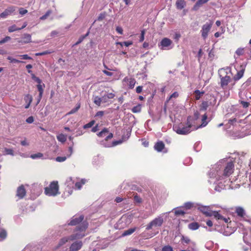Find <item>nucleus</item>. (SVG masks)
Wrapping results in <instances>:
<instances>
[{
    "instance_id": "f257e3e1",
    "label": "nucleus",
    "mask_w": 251,
    "mask_h": 251,
    "mask_svg": "<svg viewBox=\"0 0 251 251\" xmlns=\"http://www.w3.org/2000/svg\"><path fill=\"white\" fill-rule=\"evenodd\" d=\"M88 227V223L83 222L80 225L77 226L74 233L70 236L71 241L82 239L85 236V231Z\"/></svg>"
},
{
    "instance_id": "f03ea898",
    "label": "nucleus",
    "mask_w": 251,
    "mask_h": 251,
    "mask_svg": "<svg viewBox=\"0 0 251 251\" xmlns=\"http://www.w3.org/2000/svg\"><path fill=\"white\" fill-rule=\"evenodd\" d=\"M192 120L191 116H188L187 119L186 126H184L183 125L180 124L178 126H174V130L178 134L185 135L190 133L191 132V128H194V125L191 122Z\"/></svg>"
},
{
    "instance_id": "7ed1b4c3",
    "label": "nucleus",
    "mask_w": 251,
    "mask_h": 251,
    "mask_svg": "<svg viewBox=\"0 0 251 251\" xmlns=\"http://www.w3.org/2000/svg\"><path fill=\"white\" fill-rule=\"evenodd\" d=\"M45 193L49 196H55L59 194L58 181L51 182L48 187L45 188Z\"/></svg>"
},
{
    "instance_id": "20e7f679",
    "label": "nucleus",
    "mask_w": 251,
    "mask_h": 251,
    "mask_svg": "<svg viewBox=\"0 0 251 251\" xmlns=\"http://www.w3.org/2000/svg\"><path fill=\"white\" fill-rule=\"evenodd\" d=\"M212 25L213 22L210 21L209 22H207L202 26L201 33V37L204 40H205L207 38Z\"/></svg>"
},
{
    "instance_id": "39448f33",
    "label": "nucleus",
    "mask_w": 251,
    "mask_h": 251,
    "mask_svg": "<svg viewBox=\"0 0 251 251\" xmlns=\"http://www.w3.org/2000/svg\"><path fill=\"white\" fill-rule=\"evenodd\" d=\"M164 222L163 218L161 217H158L155 218L152 221H151L149 224L146 226V229L149 230L151 229L153 226H161Z\"/></svg>"
},
{
    "instance_id": "423d86ee",
    "label": "nucleus",
    "mask_w": 251,
    "mask_h": 251,
    "mask_svg": "<svg viewBox=\"0 0 251 251\" xmlns=\"http://www.w3.org/2000/svg\"><path fill=\"white\" fill-rule=\"evenodd\" d=\"M234 164L232 162H228L225 167L223 175L225 176H229L233 173Z\"/></svg>"
},
{
    "instance_id": "0eeeda50",
    "label": "nucleus",
    "mask_w": 251,
    "mask_h": 251,
    "mask_svg": "<svg viewBox=\"0 0 251 251\" xmlns=\"http://www.w3.org/2000/svg\"><path fill=\"white\" fill-rule=\"evenodd\" d=\"M83 243L82 241H75L71 245L69 251H78L81 249Z\"/></svg>"
},
{
    "instance_id": "6e6552de",
    "label": "nucleus",
    "mask_w": 251,
    "mask_h": 251,
    "mask_svg": "<svg viewBox=\"0 0 251 251\" xmlns=\"http://www.w3.org/2000/svg\"><path fill=\"white\" fill-rule=\"evenodd\" d=\"M221 86L222 88L225 89L228 83L231 81V78L230 76L226 75L225 76L220 75Z\"/></svg>"
},
{
    "instance_id": "1a4fd4ad",
    "label": "nucleus",
    "mask_w": 251,
    "mask_h": 251,
    "mask_svg": "<svg viewBox=\"0 0 251 251\" xmlns=\"http://www.w3.org/2000/svg\"><path fill=\"white\" fill-rule=\"evenodd\" d=\"M26 190L23 185H21L18 187L16 192V196L19 199H22L26 195Z\"/></svg>"
},
{
    "instance_id": "9d476101",
    "label": "nucleus",
    "mask_w": 251,
    "mask_h": 251,
    "mask_svg": "<svg viewBox=\"0 0 251 251\" xmlns=\"http://www.w3.org/2000/svg\"><path fill=\"white\" fill-rule=\"evenodd\" d=\"M15 11V7L10 6L6 8L3 12L0 14V18H5L8 16L12 14Z\"/></svg>"
},
{
    "instance_id": "9b49d317",
    "label": "nucleus",
    "mask_w": 251,
    "mask_h": 251,
    "mask_svg": "<svg viewBox=\"0 0 251 251\" xmlns=\"http://www.w3.org/2000/svg\"><path fill=\"white\" fill-rule=\"evenodd\" d=\"M199 210L206 217H211L213 211L211 210L209 206H201L199 207Z\"/></svg>"
},
{
    "instance_id": "f8f14e48",
    "label": "nucleus",
    "mask_w": 251,
    "mask_h": 251,
    "mask_svg": "<svg viewBox=\"0 0 251 251\" xmlns=\"http://www.w3.org/2000/svg\"><path fill=\"white\" fill-rule=\"evenodd\" d=\"M84 219V216L80 215L78 217H74L69 223L70 226H76L80 223Z\"/></svg>"
},
{
    "instance_id": "ddd939ff",
    "label": "nucleus",
    "mask_w": 251,
    "mask_h": 251,
    "mask_svg": "<svg viewBox=\"0 0 251 251\" xmlns=\"http://www.w3.org/2000/svg\"><path fill=\"white\" fill-rule=\"evenodd\" d=\"M123 81L127 82L129 89H133L136 83V80L134 78L131 77H125Z\"/></svg>"
},
{
    "instance_id": "4468645a",
    "label": "nucleus",
    "mask_w": 251,
    "mask_h": 251,
    "mask_svg": "<svg viewBox=\"0 0 251 251\" xmlns=\"http://www.w3.org/2000/svg\"><path fill=\"white\" fill-rule=\"evenodd\" d=\"M172 44V41L168 38H164L160 42V45L162 46V49L168 47Z\"/></svg>"
},
{
    "instance_id": "2eb2a0df",
    "label": "nucleus",
    "mask_w": 251,
    "mask_h": 251,
    "mask_svg": "<svg viewBox=\"0 0 251 251\" xmlns=\"http://www.w3.org/2000/svg\"><path fill=\"white\" fill-rule=\"evenodd\" d=\"M27 25L26 22H25L21 27H17L15 25H12L8 27V31L9 32H12L17 30H20L25 27Z\"/></svg>"
},
{
    "instance_id": "dca6fc26",
    "label": "nucleus",
    "mask_w": 251,
    "mask_h": 251,
    "mask_svg": "<svg viewBox=\"0 0 251 251\" xmlns=\"http://www.w3.org/2000/svg\"><path fill=\"white\" fill-rule=\"evenodd\" d=\"M154 148L158 152H161L165 148V144L163 141L157 142L154 146Z\"/></svg>"
},
{
    "instance_id": "f3484780",
    "label": "nucleus",
    "mask_w": 251,
    "mask_h": 251,
    "mask_svg": "<svg viewBox=\"0 0 251 251\" xmlns=\"http://www.w3.org/2000/svg\"><path fill=\"white\" fill-rule=\"evenodd\" d=\"M22 44H27L31 42V36L29 34H24L22 37V40L19 41Z\"/></svg>"
},
{
    "instance_id": "a211bd4d",
    "label": "nucleus",
    "mask_w": 251,
    "mask_h": 251,
    "mask_svg": "<svg viewBox=\"0 0 251 251\" xmlns=\"http://www.w3.org/2000/svg\"><path fill=\"white\" fill-rule=\"evenodd\" d=\"M24 100L26 103L25 106V109H27L30 106V105L32 101V97L30 95L27 94L24 97Z\"/></svg>"
},
{
    "instance_id": "6ab92c4d",
    "label": "nucleus",
    "mask_w": 251,
    "mask_h": 251,
    "mask_svg": "<svg viewBox=\"0 0 251 251\" xmlns=\"http://www.w3.org/2000/svg\"><path fill=\"white\" fill-rule=\"evenodd\" d=\"M115 97V94L112 93H107L101 97L103 103L108 102L109 99H112Z\"/></svg>"
},
{
    "instance_id": "aec40b11",
    "label": "nucleus",
    "mask_w": 251,
    "mask_h": 251,
    "mask_svg": "<svg viewBox=\"0 0 251 251\" xmlns=\"http://www.w3.org/2000/svg\"><path fill=\"white\" fill-rule=\"evenodd\" d=\"M207 119V116L206 114H204L202 116V120H201L202 123L201 124V125L199 126H195V128H193V129L196 130V129H198L199 128L205 126L207 124V122L206 121Z\"/></svg>"
},
{
    "instance_id": "412c9836",
    "label": "nucleus",
    "mask_w": 251,
    "mask_h": 251,
    "mask_svg": "<svg viewBox=\"0 0 251 251\" xmlns=\"http://www.w3.org/2000/svg\"><path fill=\"white\" fill-rule=\"evenodd\" d=\"M186 5L185 0H177L176 2V6L177 9H182Z\"/></svg>"
},
{
    "instance_id": "4be33fe9",
    "label": "nucleus",
    "mask_w": 251,
    "mask_h": 251,
    "mask_svg": "<svg viewBox=\"0 0 251 251\" xmlns=\"http://www.w3.org/2000/svg\"><path fill=\"white\" fill-rule=\"evenodd\" d=\"M245 70V69L242 68L241 70L237 72V74L233 76V79L235 81L239 80L243 77Z\"/></svg>"
},
{
    "instance_id": "5701e85b",
    "label": "nucleus",
    "mask_w": 251,
    "mask_h": 251,
    "mask_svg": "<svg viewBox=\"0 0 251 251\" xmlns=\"http://www.w3.org/2000/svg\"><path fill=\"white\" fill-rule=\"evenodd\" d=\"M69 241H71L70 236L64 237L61 238L58 242V244L56 247V249H58V248L61 247L63 245L66 244L67 242H68Z\"/></svg>"
},
{
    "instance_id": "b1692460",
    "label": "nucleus",
    "mask_w": 251,
    "mask_h": 251,
    "mask_svg": "<svg viewBox=\"0 0 251 251\" xmlns=\"http://www.w3.org/2000/svg\"><path fill=\"white\" fill-rule=\"evenodd\" d=\"M235 213L238 216L242 218H243L246 214L244 209L241 207H237L235 209Z\"/></svg>"
},
{
    "instance_id": "393cba45",
    "label": "nucleus",
    "mask_w": 251,
    "mask_h": 251,
    "mask_svg": "<svg viewBox=\"0 0 251 251\" xmlns=\"http://www.w3.org/2000/svg\"><path fill=\"white\" fill-rule=\"evenodd\" d=\"M200 113L199 111H196L194 112V116L193 117H192V120H191V122L192 123L193 125H194L193 126H194V128H195V126H196L195 125V124H196V121L199 119V117H200Z\"/></svg>"
},
{
    "instance_id": "a878e982",
    "label": "nucleus",
    "mask_w": 251,
    "mask_h": 251,
    "mask_svg": "<svg viewBox=\"0 0 251 251\" xmlns=\"http://www.w3.org/2000/svg\"><path fill=\"white\" fill-rule=\"evenodd\" d=\"M209 0H198L195 5L194 6V9L197 10L199 7H200L202 4L206 3Z\"/></svg>"
},
{
    "instance_id": "bb28decb",
    "label": "nucleus",
    "mask_w": 251,
    "mask_h": 251,
    "mask_svg": "<svg viewBox=\"0 0 251 251\" xmlns=\"http://www.w3.org/2000/svg\"><path fill=\"white\" fill-rule=\"evenodd\" d=\"M200 225L197 222H193L188 225L189 228L193 230L198 229Z\"/></svg>"
},
{
    "instance_id": "cd10ccee",
    "label": "nucleus",
    "mask_w": 251,
    "mask_h": 251,
    "mask_svg": "<svg viewBox=\"0 0 251 251\" xmlns=\"http://www.w3.org/2000/svg\"><path fill=\"white\" fill-rule=\"evenodd\" d=\"M195 99L196 100H199L201 97L204 94V91L201 92L200 90H196L194 91Z\"/></svg>"
},
{
    "instance_id": "c85d7f7f",
    "label": "nucleus",
    "mask_w": 251,
    "mask_h": 251,
    "mask_svg": "<svg viewBox=\"0 0 251 251\" xmlns=\"http://www.w3.org/2000/svg\"><path fill=\"white\" fill-rule=\"evenodd\" d=\"M141 108H142V105L141 104H138V105L134 106L132 109H131V111L134 113H139L141 112Z\"/></svg>"
},
{
    "instance_id": "c756f323",
    "label": "nucleus",
    "mask_w": 251,
    "mask_h": 251,
    "mask_svg": "<svg viewBox=\"0 0 251 251\" xmlns=\"http://www.w3.org/2000/svg\"><path fill=\"white\" fill-rule=\"evenodd\" d=\"M211 216H213L216 219L221 220L223 216L221 215L218 211H213Z\"/></svg>"
},
{
    "instance_id": "7c9ffc66",
    "label": "nucleus",
    "mask_w": 251,
    "mask_h": 251,
    "mask_svg": "<svg viewBox=\"0 0 251 251\" xmlns=\"http://www.w3.org/2000/svg\"><path fill=\"white\" fill-rule=\"evenodd\" d=\"M136 227L129 228L126 230H125L123 232L122 235L123 236L130 235V234H132L136 230Z\"/></svg>"
},
{
    "instance_id": "2f4dec72",
    "label": "nucleus",
    "mask_w": 251,
    "mask_h": 251,
    "mask_svg": "<svg viewBox=\"0 0 251 251\" xmlns=\"http://www.w3.org/2000/svg\"><path fill=\"white\" fill-rule=\"evenodd\" d=\"M57 139L62 143H65L67 140V136L61 133L57 136Z\"/></svg>"
},
{
    "instance_id": "473e14b6",
    "label": "nucleus",
    "mask_w": 251,
    "mask_h": 251,
    "mask_svg": "<svg viewBox=\"0 0 251 251\" xmlns=\"http://www.w3.org/2000/svg\"><path fill=\"white\" fill-rule=\"evenodd\" d=\"M86 180L84 179H82L80 181L77 182L75 184V187L78 190H80L82 186L85 183Z\"/></svg>"
},
{
    "instance_id": "72a5a7b5",
    "label": "nucleus",
    "mask_w": 251,
    "mask_h": 251,
    "mask_svg": "<svg viewBox=\"0 0 251 251\" xmlns=\"http://www.w3.org/2000/svg\"><path fill=\"white\" fill-rule=\"evenodd\" d=\"M94 102L98 106H100L101 103L102 102V98H100L98 96L95 97L94 98Z\"/></svg>"
},
{
    "instance_id": "f704fd0d",
    "label": "nucleus",
    "mask_w": 251,
    "mask_h": 251,
    "mask_svg": "<svg viewBox=\"0 0 251 251\" xmlns=\"http://www.w3.org/2000/svg\"><path fill=\"white\" fill-rule=\"evenodd\" d=\"M52 11L51 10H48L47 12L42 16L40 18L41 20H46L51 13Z\"/></svg>"
},
{
    "instance_id": "c9c22d12",
    "label": "nucleus",
    "mask_w": 251,
    "mask_h": 251,
    "mask_svg": "<svg viewBox=\"0 0 251 251\" xmlns=\"http://www.w3.org/2000/svg\"><path fill=\"white\" fill-rule=\"evenodd\" d=\"M53 52H54V51H53V50H46V51H43L41 52L36 53L35 55L36 56H41V55H46V54H50Z\"/></svg>"
},
{
    "instance_id": "e433bc0d",
    "label": "nucleus",
    "mask_w": 251,
    "mask_h": 251,
    "mask_svg": "<svg viewBox=\"0 0 251 251\" xmlns=\"http://www.w3.org/2000/svg\"><path fill=\"white\" fill-rule=\"evenodd\" d=\"M37 88L39 91V95H40V97H42L44 93V89L43 85L40 84H38L37 85Z\"/></svg>"
},
{
    "instance_id": "4c0bfd02",
    "label": "nucleus",
    "mask_w": 251,
    "mask_h": 251,
    "mask_svg": "<svg viewBox=\"0 0 251 251\" xmlns=\"http://www.w3.org/2000/svg\"><path fill=\"white\" fill-rule=\"evenodd\" d=\"M108 132L109 130L107 128H104L100 132L97 134V135L99 137H102L104 136L105 133H107Z\"/></svg>"
},
{
    "instance_id": "58836bf2",
    "label": "nucleus",
    "mask_w": 251,
    "mask_h": 251,
    "mask_svg": "<svg viewBox=\"0 0 251 251\" xmlns=\"http://www.w3.org/2000/svg\"><path fill=\"white\" fill-rule=\"evenodd\" d=\"M31 75L32 79L36 81L38 84H41L42 80L39 77L36 76L33 73L31 74Z\"/></svg>"
},
{
    "instance_id": "ea45409f",
    "label": "nucleus",
    "mask_w": 251,
    "mask_h": 251,
    "mask_svg": "<svg viewBox=\"0 0 251 251\" xmlns=\"http://www.w3.org/2000/svg\"><path fill=\"white\" fill-rule=\"evenodd\" d=\"M181 241L182 243L188 244L190 243V240L188 237H185L183 235H182Z\"/></svg>"
},
{
    "instance_id": "a19ab883",
    "label": "nucleus",
    "mask_w": 251,
    "mask_h": 251,
    "mask_svg": "<svg viewBox=\"0 0 251 251\" xmlns=\"http://www.w3.org/2000/svg\"><path fill=\"white\" fill-rule=\"evenodd\" d=\"M95 123V120H92L89 123L87 124H85L83 126V127L84 129H87L90 127H91Z\"/></svg>"
},
{
    "instance_id": "79ce46f5",
    "label": "nucleus",
    "mask_w": 251,
    "mask_h": 251,
    "mask_svg": "<svg viewBox=\"0 0 251 251\" xmlns=\"http://www.w3.org/2000/svg\"><path fill=\"white\" fill-rule=\"evenodd\" d=\"M80 103H78L77 104V105L73 109H72L69 112V114H74L76 112H77L78 111V110L80 108Z\"/></svg>"
},
{
    "instance_id": "37998d69",
    "label": "nucleus",
    "mask_w": 251,
    "mask_h": 251,
    "mask_svg": "<svg viewBox=\"0 0 251 251\" xmlns=\"http://www.w3.org/2000/svg\"><path fill=\"white\" fill-rule=\"evenodd\" d=\"M208 107V103L207 101H203L201 103V110H206L207 107Z\"/></svg>"
},
{
    "instance_id": "c03bdc74",
    "label": "nucleus",
    "mask_w": 251,
    "mask_h": 251,
    "mask_svg": "<svg viewBox=\"0 0 251 251\" xmlns=\"http://www.w3.org/2000/svg\"><path fill=\"white\" fill-rule=\"evenodd\" d=\"M178 93L177 92L173 93L167 100L166 102H168L169 100L172 98H176L178 97Z\"/></svg>"
},
{
    "instance_id": "a18cd8bd",
    "label": "nucleus",
    "mask_w": 251,
    "mask_h": 251,
    "mask_svg": "<svg viewBox=\"0 0 251 251\" xmlns=\"http://www.w3.org/2000/svg\"><path fill=\"white\" fill-rule=\"evenodd\" d=\"M43 156L42 153L38 152L37 153L33 154L30 155V157L32 159H36L37 158H41Z\"/></svg>"
},
{
    "instance_id": "49530a36",
    "label": "nucleus",
    "mask_w": 251,
    "mask_h": 251,
    "mask_svg": "<svg viewBox=\"0 0 251 251\" xmlns=\"http://www.w3.org/2000/svg\"><path fill=\"white\" fill-rule=\"evenodd\" d=\"M118 44L120 45L121 46H125L126 47H128L129 46L132 44V42L131 41H126L123 42H118Z\"/></svg>"
},
{
    "instance_id": "de8ad7c7",
    "label": "nucleus",
    "mask_w": 251,
    "mask_h": 251,
    "mask_svg": "<svg viewBox=\"0 0 251 251\" xmlns=\"http://www.w3.org/2000/svg\"><path fill=\"white\" fill-rule=\"evenodd\" d=\"M7 235L6 232L4 230H2L0 232V240L4 239Z\"/></svg>"
},
{
    "instance_id": "09e8293b",
    "label": "nucleus",
    "mask_w": 251,
    "mask_h": 251,
    "mask_svg": "<svg viewBox=\"0 0 251 251\" xmlns=\"http://www.w3.org/2000/svg\"><path fill=\"white\" fill-rule=\"evenodd\" d=\"M67 159L66 156H58L56 158L55 160L57 162H61L65 161Z\"/></svg>"
},
{
    "instance_id": "8fccbe9b",
    "label": "nucleus",
    "mask_w": 251,
    "mask_h": 251,
    "mask_svg": "<svg viewBox=\"0 0 251 251\" xmlns=\"http://www.w3.org/2000/svg\"><path fill=\"white\" fill-rule=\"evenodd\" d=\"M162 251H173V248L170 246H165L162 249Z\"/></svg>"
},
{
    "instance_id": "3c124183",
    "label": "nucleus",
    "mask_w": 251,
    "mask_h": 251,
    "mask_svg": "<svg viewBox=\"0 0 251 251\" xmlns=\"http://www.w3.org/2000/svg\"><path fill=\"white\" fill-rule=\"evenodd\" d=\"M106 14L105 13H100L98 17V21H101L105 17Z\"/></svg>"
},
{
    "instance_id": "603ef678",
    "label": "nucleus",
    "mask_w": 251,
    "mask_h": 251,
    "mask_svg": "<svg viewBox=\"0 0 251 251\" xmlns=\"http://www.w3.org/2000/svg\"><path fill=\"white\" fill-rule=\"evenodd\" d=\"M175 213L176 215H184L185 212L181 209H178L175 211Z\"/></svg>"
},
{
    "instance_id": "864d4df0",
    "label": "nucleus",
    "mask_w": 251,
    "mask_h": 251,
    "mask_svg": "<svg viewBox=\"0 0 251 251\" xmlns=\"http://www.w3.org/2000/svg\"><path fill=\"white\" fill-rule=\"evenodd\" d=\"M7 59L10 61V62H14V63H19V62H22V61H20L16 59L13 58L11 56H8L7 57Z\"/></svg>"
},
{
    "instance_id": "5fc2aeb1",
    "label": "nucleus",
    "mask_w": 251,
    "mask_h": 251,
    "mask_svg": "<svg viewBox=\"0 0 251 251\" xmlns=\"http://www.w3.org/2000/svg\"><path fill=\"white\" fill-rule=\"evenodd\" d=\"M193 206V204L191 202H186L184 204V207L187 209H190Z\"/></svg>"
},
{
    "instance_id": "6e6d98bb",
    "label": "nucleus",
    "mask_w": 251,
    "mask_h": 251,
    "mask_svg": "<svg viewBox=\"0 0 251 251\" xmlns=\"http://www.w3.org/2000/svg\"><path fill=\"white\" fill-rule=\"evenodd\" d=\"M134 200L138 203H140L142 202V199L139 196H138L137 194H136L134 196Z\"/></svg>"
},
{
    "instance_id": "4d7b16f0",
    "label": "nucleus",
    "mask_w": 251,
    "mask_h": 251,
    "mask_svg": "<svg viewBox=\"0 0 251 251\" xmlns=\"http://www.w3.org/2000/svg\"><path fill=\"white\" fill-rule=\"evenodd\" d=\"M10 39H11L10 37L6 36L4 38H3L2 40L0 41V44H4V43H6V42H7L8 41L10 40Z\"/></svg>"
},
{
    "instance_id": "13d9d810",
    "label": "nucleus",
    "mask_w": 251,
    "mask_h": 251,
    "mask_svg": "<svg viewBox=\"0 0 251 251\" xmlns=\"http://www.w3.org/2000/svg\"><path fill=\"white\" fill-rule=\"evenodd\" d=\"M240 103L242 105V106L244 108H247L248 107H249V106L250 105L249 102H247V101H242V100L240 101Z\"/></svg>"
},
{
    "instance_id": "bf43d9fd",
    "label": "nucleus",
    "mask_w": 251,
    "mask_h": 251,
    "mask_svg": "<svg viewBox=\"0 0 251 251\" xmlns=\"http://www.w3.org/2000/svg\"><path fill=\"white\" fill-rule=\"evenodd\" d=\"M236 53L238 55H241L243 54L244 50L243 49H238L236 51Z\"/></svg>"
},
{
    "instance_id": "052dcab7",
    "label": "nucleus",
    "mask_w": 251,
    "mask_h": 251,
    "mask_svg": "<svg viewBox=\"0 0 251 251\" xmlns=\"http://www.w3.org/2000/svg\"><path fill=\"white\" fill-rule=\"evenodd\" d=\"M34 121V118L32 116H30L26 120V122L28 124H31Z\"/></svg>"
},
{
    "instance_id": "680f3d73",
    "label": "nucleus",
    "mask_w": 251,
    "mask_h": 251,
    "mask_svg": "<svg viewBox=\"0 0 251 251\" xmlns=\"http://www.w3.org/2000/svg\"><path fill=\"white\" fill-rule=\"evenodd\" d=\"M236 122H237V119L235 118H234L229 119L228 121V123L230 125H233Z\"/></svg>"
},
{
    "instance_id": "e2e57ef3",
    "label": "nucleus",
    "mask_w": 251,
    "mask_h": 251,
    "mask_svg": "<svg viewBox=\"0 0 251 251\" xmlns=\"http://www.w3.org/2000/svg\"><path fill=\"white\" fill-rule=\"evenodd\" d=\"M116 31L120 34H123V28L120 26H117L116 28Z\"/></svg>"
},
{
    "instance_id": "0e129e2a",
    "label": "nucleus",
    "mask_w": 251,
    "mask_h": 251,
    "mask_svg": "<svg viewBox=\"0 0 251 251\" xmlns=\"http://www.w3.org/2000/svg\"><path fill=\"white\" fill-rule=\"evenodd\" d=\"M27 12V10H26V9H24L23 8H21L19 9V13H20V14H21L22 15L26 14Z\"/></svg>"
},
{
    "instance_id": "69168bd1",
    "label": "nucleus",
    "mask_w": 251,
    "mask_h": 251,
    "mask_svg": "<svg viewBox=\"0 0 251 251\" xmlns=\"http://www.w3.org/2000/svg\"><path fill=\"white\" fill-rule=\"evenodd\" d=\"M143 87L141 86H137L136 88V92L138 94H140L142 92Z\"/></svg>"
},
{
    "instance_id": "338daca9",
    "label": "nucleus",
    "mask_w": 251,
    "mask_h": 251,
    "mask_svg": "<svg viewBox=\"0 0 251 251\" xmlns=\"http://www.w3.org/2000/svg\"><path fill=\"white\" fill-rule=\"evenodd\" d=\"M181 35L179 33H176L174 35V39L176 40V41H178Z\"/></svg>"
},
{
    "instance_id": "774afa93",
    "label": "nucleus",
    "mask_w": 251,
    "mask_h": 251,
    "mask_svg": "<svg viewBox=\"0 0 251 251\" xmlns=\"http://www.w3.org/2000/svg\"><path fill=\"white\" fill-rule=\"evenodd\" d=\"M104 115V112L103 111H99L97 112L96 114V116L98 117H102Z\"/></svg>"
}]
</instances>
